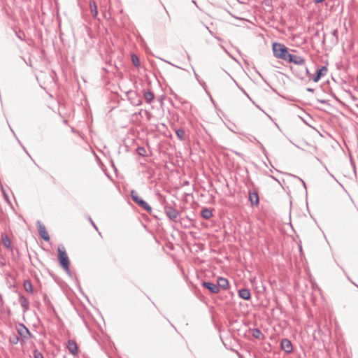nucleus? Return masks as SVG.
<instances>
[{
	"instance_id": "f257e3e1",
	"label": "nucleus",
	"mask_w": 358,
	"mask_h": 358,
	"mask_svg": "<svg viewBox=\"0 0 358 358\" xmlns=\"http://www.w3.org/2000/svg\"><path fill=\"white\" fill-rule=\"evenodd\" d=\"M131 197L132 200L138 205L141 208L145 210L146 212L150 213V215H152L156 218L157 217V215L152 214V207L143 199H141L137 194V192L135 190H131L130 192Z\"/></svg>"
},
{
	"instance_id": "f03ea898",
	"label": "nucleus",
	"mask_w": 358,
	"mask_h": 358,
	"mask_svg": "<svg viewBox=\"0 0 358 358\" xmlns=\"http://www.w3.org/2000/svg\"><path fill=\"white\" fill-rule=\"evenodd\" d=\"M58 255L57 259L59 266L63 268L66 269L70 267V260L67 255L66 251L62 245L58 246L57 249Z\"/></svg>"
},
{
	"instance_id": "7ed1b4c3",
	"label": "nucleus",
	"mask_w": 358,
	"mask_h": 358,
	"mask_svg": "<svg viewBox=\"0 0 358 358\" xmlns=\"http://www.w3.org/2000/svg\"><path fill=\"white\" fill-rule=\"evenodd\" d=\"M272 50L273 55L276 58L282 59L287 53V51H289V49L284 44L275 42L272 44Z\"/></svg>"
},
{
	"instance_id": "20e7f679",
	"label": "nucleus",
	"mask_w": 358,
	"mask_h": 358,
	"mask_svg": "<svg viewBox=\"0 0 358 358\" xmlns=\"http://www.w3.org/2000/svg\"><path fill=\"white\" fill-rule=\"evenodd\" d=\"M164 213L171 221L174 222H178L177 218L180 215L178 210L174 208L171 205H166L164 206Z\"/></svg>"
},
{
	"instance_id": "39448f33",
	"label": "nucleus",
	"mask_w": 358,
	"mask_h": 358,
	"mask_svg": "<svg viewBox=\"0 0 358 358\" xmlns=\"http://www.w3.org/2000/svg\"><path fill=\"white\" fill-rule=\"evenodd\" d=\"M17 334L22 338V341L24 342V340H28L29 338L32 337V334L30 332L29 329L23 324L20 323L17 327Z\"/></svg>"
},
{
	"instance_id": "423d86ee",
	"label": "nucleus",
	"mask_w": 358,
	"mask_h": 358,
	"mask_svg": "<svg viewBox=\"0 0 358 358\" xmlns=\"http://www.w3.org/2000/svg\"><path fill=\"white\" fill-rule=\"evenodd\" d=\"M127 96L129 100L131 101V103L134 106H140L142 104V99L138 94V93L135 91H129L127 93Z\"/></svg>"
},
{
	"instance_id": "0eeeda50",
	"label": "nucleus",
	"mask_w": 358,
	"mask_h": 358,
	"mask_svg": "<svg viewBox=\"0 0 358 358\" xmlns=\"http://www.w3.org/2000/svg\"><path fill=\"white\" fill-rule=\"evenodd\" d=\"M36 227H37L38 231L41 237L45 241H49L50 238V236L46 230L45 225L40 220H37L36 221Z\"/></svg>"
},
{
	"instance_id": "6e6552de",
	"label": "nucleus",
	"mask_w": 358,
	"mask_h": 358,
	"mask_svg": "<svg viewBox=\"0 0 358 358\" xmlns=\"http://www.w3.org/2000/svg\"><path fill=\"white\" fill-rule=\"evenodd\" d=\"M43 301L45 306H46V309L48 314L51 316H55L56 317H59L52 303H51L50 300L49 299L46 294H45L43 296Z\"/></svg>"
},
{
	"instance_id": "1a4fd4ad",
	"label": "nucleus",
	"mask_w": 358,
	"mask_h": 358,
	"mask_svg": "<svg viewBox=\"0 0 358 358\" xmlns=\"http://www.w3.org/2000/svg\"><path fill=\"white\" fill-rule=\"evenodd\" d=\"M327 67L326 66H322L320 68L316 70L315 73L310 78L315 83L318 82L322 77L324 76L327 73Z\"/></svg>"
},
{
	"instance_id": "9d476101",
	"label": "nucleus",
	"mask_w": 358,
	"mask_h": 358,
	"mask_svg": "<svg viewBox=\"0 0 358 358\" xmlns=\"http://www.w3.org/2000/svg\"><path fill=\"white\" fill-rule=\"evenodd\" d=\"M248 200L252 206H258L259 204V194L257 190H249Z\"/></svg>"
},
{
	"instance_id": "9b49d317",
	"label": "nucleus",
	"mask_w": 358,
	"mask_h": 358,
	"mask_svg": "<svg viewBox=\"0 0 358 358\" xmlns=\"http://www.w3.org/2000/svg\"><path fill=\"white\" fill-rule=\"evenodd\" d=\"M280 348L287 354L291 353L293 350L292 343L288 338L281 340Z\"/></svg>"
},
{
	"instance_id": "f8f14e48",
	"label": "nucleus",
	"mask_w": 358,
	"mask_h": 358,
	"mask_svg": "<svg viewBox=\"0 0 358 358\" xmlns=\"http://www.w3.org/2000/svg\"><path fill=\"white\" fill-rule=\"evenodd\" d=\"M66 348L68 349L69 353H71L73 356H76L78 355V346L74 340L70 339L68 341Z\"/></svg>"
},
{
	"instance_id": "ddd939ff",
	"label": "nucleus",
	"mask_w": 358,
	"mask_h": 358,
	"mask_svg": "<svg viewBox=\"0 0 358 358\" xmlns=\"http://www.w3.org/2000/svg\"><path fill=\"white\" fill-rule=\"evenodd\" d=\"M201 285L204 288L213 294H217L219 292V287L217 284L210 281H203Z\"/></svg>"
},
{
	"instance_id": "4468645a",
	"label": "nucleus",
	"mask_w": 358,
	"mask_h": 358,
	"mask_svg": "<svg viewBox=\"0 0 358 358\" xmlns=\"http://www.w3.org/2000/svg\"><path fill=\"white\" fill-rule=\"evenodd\" d=\"M238 296L244 300H250L251 299L250 291L247 288H242L238 291Z\"/></svg>"
},
{
	"instance_id": "2eb2a0df",
	"label": "nucleus",
	"mask_w": 358,
	"mask_h": 358,
	"mask_svg": "<svg viewBox=\"0 0 358 358\" xmlns=\"http://www.w3.org/2000/svg\"><path fill=\"white\" fill-rule=\"evenodd\" d=\"M217 285L219 289H227L229 287V281L227 278L223 277H219L217 280Z\"/></svg>"
},
{
	"instance_id": "dca6fc26",
	"label": "nucleus",
	"mask_w": 358,
	"mask_h": 358,
	"mask_svg": "<svg viewBox=\"0 0 358 358\" xmlns=\"http://www.w3.org/2000/svg\"><path fill=\"white\" fill-rule=\"evenodd\" d=\"M19 302L20 303V304L23 308L24 313H25L27 310H29V303L28 299L24 295L20 296Z\"/></svg>"
},
{
	"instance_id": "f3484780",
	"label": "nucleus",
	"mask_w": 358,
	"mask_h": 358,
	"mask_svg": "<svg viewBox=\"0 0 358 358\" xmlns=\"http://www.w3.org/2000/svg\"><path fill=\"white\" fill-rule=\"evenodd\" d=\"M89 7L92 17H96L98 15V8L94 0L90 1Z\"/></svg>"
},
{
	"instance_id": "a211bd4d",
	"label": "nucleus",
	"mask_w": 358,
	"mask_h": 358,
	"mask_svg": "<svg viewBox=\"0 0 358 358\" xmlns=\"http://www.w3.org/2000/svg\"><path fill=\"white\" fill-rule=\"evenodd\" d=\"M143 96L145 99V101L148 103H151L153 100L155 99V94L154 93L150 91V90H148V91H143Z\"/></svg>"
},
{
	"instance_id": "6ab92c4d",
	"label": "nucleus",
	"mask_w": 358,
	"mask_h": 358,
	"mask_svg": "<svg viewBox=\"0 0 358 358\" xmlns=\"http://www.w3.org/2000/svg\"><path fill=\"white\" fill-rule=\"evenodd\" d=\"M201 215L206 220H209L213 217L212 210L208 208H203L201 212Z\"/></svg>"
},
{
	"instance_id": "aec40b11",
	"label": "nucleus",
	"mask_w": 358,
	"mask_h": 358,
	"mask_svg": "<svg viewBox=\"0 0 358 358\" xmlns=\"http://www.w3.org/2000/svg\"><path fill=\"white\" fill-rule=\"evenodd\" d=\"M292 63L302 66L305 64L306 62L303 57L298 55H294V59L292 60Z\"/></svg>"
},
{
	"instance_id": "412c9836",
	"label": "nucleus",
	"mask_w": 358,
	"mask_h": 358,
	"mask_svg": "<svg viewBox=\"0 0 358 358\" xmlns=\"http://www.w3.org/2000/svg\"><path fill=\"white\" fill-rule=\"evenodd\" d=\"M24 288L27 292L33 293V286L30 280H25L23 283Z\"/></svg>"
},
{
	"instance_id": "4be33fe9",
	"label": "nucleus",
	"mask_w": 358,
	"mask_h": 358,
	"mask_svg": "<svg viewBox=\"0 0 358 358\" xmlns=\"http://www.w3.org/2000/svg\"><path fill=\"white\" fill-rule=\"evenodd\" d=\"M2 241H3V243L4 245V246L8 249V250H12V245H11V242H10V238H8V236L5 234L3 236H2Z\"/></svg>"
},
{
	"instance_id": "5701e85b",
	"label": "nucleus",
	"mask_w": 358,
	"mask_h": 358,
	"mask_svg": "<svg viewBox=\"0 0 358 358\" xmlns=\"http://www.w3.org/2000/svg\"><path fill=\"white\" fill-rule=\"evenodd\" d=\"M252 336L257 339L262 340L264 338V334L261 331V330L258 328L253 329L252 330Z\"/></svg>"
},
{
	"instance_id": "b1692460",
	"label": "nucleus",
	"mask_w": 358,
	"mask_h": 358,
	"mask_svg": "<svg viewBox=\"0 0 358 358\" xmlns=\"http://www.w3.org/2000/svg\"><path fill=\"white\" fill-rule=\"evenodd\" d=\"M292 70L297 78H299L301 80H303L304 78L303 69H302V67L301 68V69L292 68Z\"/></svg>"
},
{
	"instance_id": "393cba45",
	"label": "nucleus",
	"mask_w": 358,
	"mask_h": 358,
	"mask_svg": "<svg viewBox=\"0 0 358 358\" xmlns=\"http://www.w3.org/2000/svg\"><path fill=\"white\" fill-rule=\"evenodd\" d=\"M19 341H20L19 336L15 334H13L9 337V342L12 344L15 345L19 342Z\"/></svg>"
},
{
	"instance_id": "a878e982",
	"label": "nucleus",
	"mask_w": 358,
	"mask_h": 358,
	"mask_svg": "<svg viewBox=\"0 0 358 358\" xmlns=\"http://www.w3.org/2000/svg\"><path fill=\"white\" fill-rule=\"evenodd\" d=\"M193 71H194V76H195L196 79L197 80V81L203 87L204 90L208 93V91L206 89V85L205 82L200 80L199 75L196 73V71L194 69H193Z\"/></svg>"
},
{
	"instance_id": "bb28decb",
	"label": "nucleus",
	"mask_w": 358,
	"mask_h": 358,
	"mask_svg": "<svg viewBox=\"0 0 358 358\" xmlns=\"http://www.w3.org/2000/svg\"><path fill=\"white\" fill-rule=\"evenodd\" d=\"M131 61L134 66L138 67L140 66V60L136 55L133 54L131 55Z\"/></svg>"
},
{
	"instance_id": "cd10ccee",
	"label": "nucleus",
	"mask_w": 358,
	"mask_h": 358,
	"mask_svg": "<svg viewBox=\"0 0 358 358\" xmlns=\"http://www.w3.org/2000/svg\"><path fill=\"white\" fill-rule=\"evenodd\" d=\"M136 152L138 155H139L140 156H142V157H145L147 156V154H146V150L144 147L143 146H138L136 149Z\"/></svg>"
},
{
	"instance_id": "c85d7f7f",
	"label": "nucleus",
	"mask_w": 358,
	"mask_h": 358,
	"mask_svg": "<svg viewBox=\"0 0 358 358\" xmlns=\"http://www.w3.org/2000/svg\"><path fill=\"white\" fill-rule=\"evenodd\" d=\"M295 55L291 54L289 51H287V53L285 55V57L282 60L287 62L288 63H292L294 59V57Z\"/></svg>"
},
{
	"instance_id": "c756f323",
	"label": "nucleus",
	"mask_w": 358,
	"mask_h": 358,
	"mask_svg": "<svg viewBox=\"0 0 358 358\" xmlns=\"http://www.w3.org/2000/svg\"><path fill=\"white\" fill-rule=\"evenodd\" d=\"M177 137L180 139L183 140L185 137V131L182 129H178L176 131Z\"/></svg>"
},
{
	"instance_id": "7c9ffc66",
	"label": "nucleus",
	"mask_w": 358,
	"mask_h": 358,
	"mask_svg": "<svg viewBox=\"0 0 358 358\" xmlns=\"http://www.w3.org/2000/svg\"><path fill=\"white\" fill-rule=\"evenodd\" d=\"M10 130L12 131V132H13V134L14 136L16 138V139H17V142L19 143V144L20 145V146L22 148L23 150L27 153V155L29 157H31V156H30L29 153L28 152V151L27 150L26 148L22 145V143H21V141H20L17 138V136H16V135H15V134L14 131H13L11 128H10Z\"/></svg>"
},
{
	"instance_id": "2f4dec72",
	"label": "nucleus",
	"mask_w": 358,
	"mask_h": 358,
	"mask_svg": "<svg viewBox=\"0 0 358 358\" xmlns=\"http://www.w3.org/2000/svg\"><path fill=\"white\" fill-rule=\"evenodd\" d=\"M302 69H303V75H306L308 76L309 79H310V78L313 76V75L310 73L308 67L306 66V64L302 66Z\"/></svg>"
},
{
	"instance_id": "473e14b6",
	"label": "nucleus",
	"mask_w": 358,
	"mask_h": 358,
	"mask_svg": "<svg viewBox=\"0 0 358 358\" xmlns=\"http://www.w3.org/2000/svg\"><path fill=\"white\" fill-rule=\"evenodd\" d=\"M34 358H44L43 354L39 352L37 349H35L33 352Z\"/></svg>"
},
{
	"instance_id": "72a5a7b5",
	"label": "nucleus",
	"mask_w": 358,
	"mask_h": 358,
	"mask_svg": "<svg viewBox=\"0 0 358 358\" xmlns=\"http://www.w3.org/2000/svg\"><path fill=\"white\" fill-rule=\"evenodd\" d=\"M337 265L342 269V271H343V273H345V275H346L347 278L348 280H350L353 285H355L356 287H358V285L357 284H355L352 280L351 278H350V276L348 275V273L345 272V269L341 266H340L338 263H337Z\"/></svg>"
},
{
	"instance_id": "f704fd0d",
	"label": "nucleus",
	"mask_w": 358,
	"mask_h": 358,
	"mask_svg": "<svg viewBox=\"0 0 358 358\" xmlns=\"http://www.w3.org/2000/svg\"><path fill=\"white\" fill-rule=\"evenodd\" d=\"M324 168H325V170H326V171L328 172V173L330 175V176H331V177H332V178H334V180H336V182H337L340 185H341V187H342V188H344L343 185L341 182H339L338 181V180L334 177V176L332 173H331L329 172V171L328 170L327 167L325 165H324Z\"/></svg>"
},
{
	"instance_id": "c9c22d12",
	"label": "nucleus",
	"mask_w": 358,
	"mask_h": 358,
	"mask_svg": "<svg viewBox=\"0 0 358 358\" xmlns=\"http://www.w3.org/2000/svg\"><path fill=\"white\" fill-rule=\"evenodd\" d=\"M64 271L66 273V274L71 278H73V275L72 273V272L70 270V268L68 267V268H66V269H64Z\"/></svg>"
},
{
	"instance_id": "e433bc0d",
	"label": "nucleus",
	"mask_w": 358,
	"mask_h": 358,
	"mask_svg": "<svg viewBox=\"0 0 358 358\" xmlns=\"http://www.w3.org/2000/svg\"><path fill=\"white\" fill-rule=\"evenodd\" d=\"M88 220H89L90 222V224L93 226V227L96 231H98V228H97L96 225L94 224V222H93V220H92L91 217L89 216Z\"/></svg>"
},
{
	"instance_id": "4c0bfd02",
	"label": "nucleus",
	"mask_w": 358,
	"mask_h": 358,
	"mask_svg": "<svg viewBox=\"0 0 358 358\" xmlns=\"http://www.w3.org/2000/svg\"><path fill=\"white\" fill-rule=\"evenodd\" d=\"M331 34L333 36L335 37L336 41H338V30L337 29L333 30Z\"/></svg>"
},
{
	"instance_id": "58836bf2",
	"label": "nucleus",
	"mask_w": 358,
	"mask_h": 358,
	"mask_svg": "<svg viewBox=\"0 0 358 358\" xmlns=\"http://www.w3.org/2000/svg\"><path fill=\"white\" fill-rule=\"evenodd\" d=\"M315 4L323 3L325 0H312Z\"/></svg>"
},
{
	"instance_id": "ea45409f",
	"label": "nucleus",
	"mask_w": 358,
	"mask_h": 358,
	"mask_svg": "<svg viewBox=\"0 0 358 358\" xmlns=\"http://www.w3.org/2000/svg\"><path fill=\"white\" fill-rule=\"evenodd\" d=\"M162 60H163L164 62H166V63H168V64H171V65L173 66H176V67H177V68H179V69H182V68H181V67H180V66H176V65H175V64H172V63H171L170 62H168V61H166V60H165V59H162Z\"/></svg>"
},
{
	"instance_id": "a19ab883",
	"label": "nucleus",
	"mask_w": 358,
	"mask_h": 358,
	"mask_svg": "<svg viewBox=\"0 0 358 358\" xmlns=\"http://www.w3.org/2000/svg\"><path fill=\"white\" fill-rule=\"evenodd\" d=\"M171 94L174 96V98L176 99V100H178L180 101V98L179 97V96H178L176 94L172 92Z\"/></svg>"
},
{
	"instance_id": "79ce46f5",
	"label": "nucleus",
	"mask_w": 358,
	"mask_h": 358,
	"mask_svg": "<svg viewBox=\"0 0 358 358\" xmlns=\"http://www.w3.org/2000/svg\"><path fill=\"white\" fill-rule=\"evenodd\" d=\"M317 101L321 103H328V101L324 99H317Z\"/></svg>"
},
{
	"instance_id": "37998d69",
	"label": "nucleus",
	"mask_w": 358,
	"mask_h": 358,
	"mask_svg": "<svg viewBox=\"0 0 358 358\" xmlns=\"http://www.w3.org/2000/svg\"><path fill=\"white\" fill-rule=\"evenodd\" d=\"M76 285H77V286H78V287L79 290H80V291H81V287H80V282H79V281H78V278H76Z\"/></svg>"
},
{
	"instance_id": "c03bdc74",
	"label": "nucleus",
	"mask_w": 358,
	"mask_h": 358,
	"mask_svg": "<svg viewBox=\"0 0 358 358\" xmlns=\"http://www.w3.org/2000/svg\"><path fill=\"white\" fill-rule=\"evenodd\" d=\"M306 90L309 92H314V89L313 88H310V87H308L306 88Z\"/></svg>"
},
{
	"instance_id": "a18cd8bd",
	"label": "nucleus",
	"mask_w": 358,
	"mask_h": 358,
	"mask_svg": "<svg viewBox=\"0 0 358 358\" xmlns=\"http://www.w3.org/2000/svg\"><path fill=\"white\" fill-rule=\"evenodd\" d=\"M271 178L273 180H275L276 182H278L279 184H280V181H279V180H278L275 177H274V176H271Z\"/></svg>"
},
{
	"instance_id": "49530a36",
	"label": "nucleus",
	"mask_w": 358,
	"mask_h": 358,
	"mask_svg": "<svg viewBox=\"0 0 358 358\" xmlns=\"http://www.w3.org/2000/svg\"><path fill=\"white\" fill-rule=\"evenodd\" d=\"M351 164H352V166H353V169H354L355 172H356V169H355V163H354L352 160H351Z\"/></svg>"
},
{
	"instance_id": "de8ad7c7",
	"label": "nucleus",
	"mask_w": 358,
	"mask_h": 358,
	"mask_svg": "<svg viewBox=\"0 0 358 358\" xmlns=\"http://www.w3.org/2000/svg\"><path fill=\"white\" fill-rule=\"evenodd\" d=\"M270 1H271L270 0H268V2H266H266H265V4H266V6H272V5L270 3Z\"/></svg>"
},
{
	"instance_id": "09e8293b",
	"label": "nucleus",
	"mask_w": 358,
	"mask_h": 358,
	"mask_svg": "<svg viewBox=\"0 0 358 358\" xmlns=\"http://www.w3.org/2000/svg\"><path fill=\"white\" fill-rule=\"evenodd\" d=\"M4 197H5V199L8 201V196L5 193H4Z\"/></svg>"
},
{
	"instance_id": "8fccbe9b",
	"label": "nucleus",
	"mask_w": 358,
	"mask_h": 358,
	"mask_svg": "<svg viewBox=\"0 0 358 358\" xmlns=\"http://www.w3.org/2000/svg\"><path fill=\"white\" fill-rule=\"evenodd\" d=\"M206 29L208 30L209 33L211 34V35H213V31L209 29V28L208 27H206Z\"/></svg>"
},
{
	"instance_id": "3c124183",
	"label": "nucleus",
	"mask_w": 358,
	"mask_h": 358,
	"mask_svg": "<svg viewBox=\"0 0 358 358\" xmlns=\"http://www.w3.org/2000/svg\"><path fill=\"white\" fill-rule=\"evenodd\" d=\"M235 154L239 157H241L242 155L240 153V152H235Z\"/></svg>"
},
{
	"instance_id": "603ef678",
	"label": "nucleus",
	"mask_w": 358,
	"mask_h": 358,
	"mask_svg": "<svg viewBox=\"0 0 358 358\" xmlns=\"http://www.w3.org/2000/svg\"><path fill=\"white\" fill-rule=\"evenodd\" d=\"M300 180H301V181L303 182V187H304L305 188H306V183H305V182H304L303 180H301V179H300Z\"/></svg>"
},
{
	"instance_id": "864d4df0",
	"label": "nucleus",
	"mask_w": 358,
	"mask_h": 358,
	"mask_svg": "<svg viewBox=\"0 0 358 358\" xmlns=\"http://www.w3.org/2000/svg\"><path fill=\"white\" fill-rule=\"evenodd\" d=\"M242 91L244 92V94L249 97L248 94L246 93V92L243 90V89H241Z\"/></svg>"
},
{
	"instance_id": "5fc2aeb1",
	"label": "nucleus",
	"mask_w": 358,
	"mask_h": 358,
	"mask_svg": "<svg viewBox=\"0 0 358 358\" xmlns=\"http://www.w3.org/2000/svg\"><path fill=\"white\" fill-rule=\"evenodd\" d=\"M318 331H319V333H320L322 331L321 329H320V327H318Z\"/></svg>"
},
{
	"instance_id": "6e6d98bb",
	"label": "nucleus",
	"mask_w": 358,
	"mask_h": 358,
	"mask_svg": "<svg viewBox=\"0 0 358 358\" xmlns=\"http://www.w3.org/2000/svg\"><path fill=\"white\" fill-rule=\"evenodd\" d=\"M187 58L189 60H190V56L189 55H187Z\"/></svg>"
},
{
	"instance_id": "4d7b16f0",
	"label": "nucleus",
	"mask_w": 358,
	"mask_h": 358,
	"mask_svg": "<svg viewBox=\"0 0 358 358\" xmlns=\"http://www.w3.org/2000/svg\"><path fill=\"white\" fill-rule=\"evenodd\" d=\"M324 41H325V38L324 37V39L322 41V43H324Z\"/></svg>"
},
{
	"instance_id": "13d9d810",
	"label": "nucleus",
	"mask_w": 358,
	"mask_h": 358,
	"mask_svg": "<svg viewBox=\"0 0 358 358\" xmlns=\"http://www.w3.org/2000/svg\"><path fill=\"white\" fill-rule=\"evenodd\" d=\"M357 106H358V105H357Z\"/></svg>"
}]
</instances>
